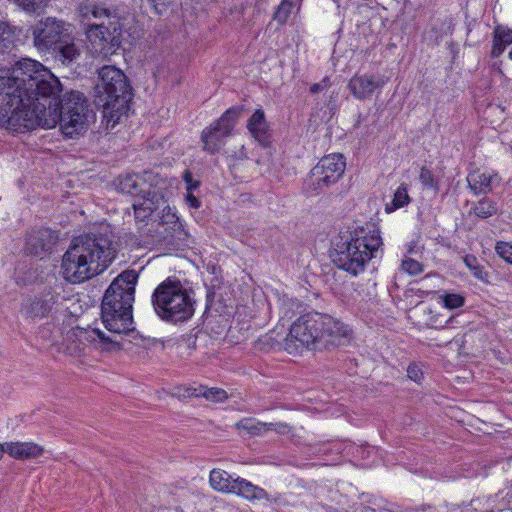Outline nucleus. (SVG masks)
<instances>
[{"label": "nucleus", "instance_id": "nucleus-40", "mask_svg": "<svg viewBox=\"0 0 512 512\" xmlns=\"http://www.w3.org/2000/svg\"><path fill=\"white\" fill-rule=\"evenodd\" d=\"M186 203L190 208L198 209L201 206L200 200L193 195L192 192H188L186 195Z\"/></svg>", "mask_w": 512, "mask_h": 512}, {"label": "nucleus", "instance_id": "nucleus-45", "mask_svg": "<svg viewBox=\"0 0 512 512\" xmlns=\"http://www.w3.org/2000/svg\"><path fill=\"white\" fill-rule=\"evenodd\" d=\"M102 21H104V25H108V21L107 20L102 19ZM96 22H101V20H96Z\"/></svg>", "mask_w": 512, "mask_h": 512}, {"label": "nucleus", "instance_id": "nucleus-10", "mask_svg": "<svg viewBox=\"0 0 512 512\" xmlns=\"http://www.w3.org/2000/svg\"><path fill=\"white\" fill-rule=\"evenodd\" d=\"M25 91L27 100L47 103L53 96L60 95L61 83L40 62L31 59L18 61L9 75Z\"/></svg>", "mask_w": 512, "mask_h": 512}, {"label": "nucleus", "instance_id": "nucleus-5", "mask_svg": "<svg viewBox=\"0 0 512 512\" xmlns=\"http://www.w3.org/2000/svg\"><path fill=\"white\" fill-rule=\"evenodd\" d=\"M42 108L37 112L40 123L37 127L54 128L60 124L63 134L69 137L87 130L89 118L93 116L87 101L80 92H71L62 104L59 95L53 96L47 103L39 102Z\"/></svg>", "mask_w": 512, "mask_h": 512}, {"label": "nucleus", "instance_id": "nucleus-6", "mask_svg": "<svg viewBox=\"0 0 512 512\" xmlns=\"http://www.w3.org/2000/svg\"><path fill=\"white\" fill-rule=\"evenodd\" d=\"M78 13L83 20L108 21V25H104V21L88 24L86 36L98 56L107 58L114 54L121 44L122 23L119 13L88 0L79 4Z\"/></svg>", "mask_w": 512, "mask_h": 512}, {"label": "nucleus", "instance_id": "nucleus-15", "mask_svg": "<svg viewBox=\"0 0 512 512\" xmlns=\"http://www.w3.org/2000/svg\"><path fill=\"white\" fill-rule=\"evenodd\" d=\"M346 168V162H317L311 169L310 182L314 190H322L334 184L343 175Z\"/></svg>", "mask_w": 512, "mask_h": 512}, {"label": "nucleus", "instance_id": "nucleus-19", "mask_svg": "<svg viewBox=\"0 0 512 512\" xmlns=\"http://www.w3.org/2000/svg\"><path fill=\"white\" fill-rule=\"evenodd\" d=\"M6 453L16 460H27L42 456L44 448L33 442H7Z\"/></svg>", "mask_w": 512, "mask_h": 512}, {"label": "nucleus", "instance_id": "nucleus-21", "mask_svg": "<svg viewBox=\"0 0 512 512\" xmlns=\"http://www.w3.org/2000/svg\"><path fill=\"white\" fill-rule=\"evenodd\" d=\"M496 180H498L496 174L480 171L470 172L467 176L468 185L475 194L489 193L492 190V185Z\"/></svg>", "mask_w": 512, "mask_h": 512}, {"label": "nucleus", "instance_id": "nucleus-22", "mask_svg": "<svg viewBox=\"0 0 512 512\" xmlns=\"http://www.w3.org/2000/svg\"><path fill=\"white\" fill-rule=\"evenodd\" d=\"M185 397H204L211 402H223L228 398V394L224 389L204 385H191L185 388L183 394Z\"/></svg>", "mask_w": 512, "mask_h": 512}, {"label": "nucleus", "instance_id": "nucleus-29", "mask_svg": "<svg viewBox=\"0 0 512 512\" xmlns=\"http://www.w3.org/2000/svg\"><path fill=\"white\" fill-rule=\"evenodd\" d=\"M410 201H411V198L408 194L406 185L401 184L394 192V196H393L391 203L386 204L385 211L387 213L394 212L395 210L408 205L410 203Z\"/></svg>", "mask_w": 512, "mask_h": 512}, {"label": "nucleus", "instance_id": "nucleus-28", "mask_svg": "<svg viewBox=\"0 0 512 512\" xmlns=\"http://www.w3.org/2000/svg\"><path fill=\"white\" fill-rule=\"evenodd\" d=\"M301 3L302 1L298 0H282L274 13V20L280 25H284L288 21L292 10L294 8L297 10L300 9Z\"/></svg>", "mask_w": 512, "mask_h": 512}, {"label": "nucleus", "instance_id": "nucleus-44", "mask_svg": "<svg viewBox=\"0 0 512 512\" xmlns=\"http://www.w3.org/2000/svg\"><path fill=\"white\" fill-rule=\"evenodd\" d=\"M7 442L0 443V459L3 457V454L6 453Z\"/></svg>", "mask_w": 512, "mask_h": 512}, {"label": "nucleus", "instance_id": "nucleus-14", "mask_svg": "<svg viewBox=\"0 0 512 512\" xmlns=\"http://www.w3.org/2000/svg\"><path fill=\"white\" fill-rule=\"evenodd\" d=\"M188 237L183 224L172 209L167 206L157 228V243L168 250H174L182 245Z\"/></svg>", "mask_w": 512, "mask_h": 512}, {"label": "nucleus", "instance_id": "nucleus-4", "mask_svg": "<svg viewBox=\"0 0 512 512\" xmlns=\"http://www.w3.org/2000/svg\"><path fill=\"white\" fill-rule=\"evenodd\" d=\"M138 274L134 270L120 273L109 285L101 303L104 327L114 334H126L133 328V303Z\"/></svg>", "mask_w": 512, "mask_h": 512}, {"label": "nucleus", "instance_id": "nucleus-38", "mask_svg": "<svg viewBox=\"0 0 512 512\" xmlns=\"http://www.w3.org/2000/svg\"><path fill=\"white\" fill-rule=\"evenodd\" d=\"M407 375L411 380L415 382H420V380L423 378V372L417 364H411L408 366Z\"/></svg>", "mask_w": 512, "mask_h": 512}, {"label": "nucleus", "instance_id": "nucleus-20", "mask_svg": "<svg viewBox=\"0 0 512 512\" xmlns=\"http://www.w3.org/2000/svg\"><path fill=\"white\" fill-rule=\"evenodd\" d=\"M52 51L55 53L56 59L65 65L76 61L81 55V50L75 43L73 32L63 42L61 41L56 45Z\"/></svg>", "mask_w": 512, "mask_h": 512}, {"label": "nucleus", "instance_id": "nucleus-11", "mask_svg": "<svg viewBox=\"0 0 512 512\" xmlns=\"http://www.w3.org/2000/svg\"><path fill=\"white\" fill-rule=\"evenodd\" d=\"M209 483L215 491L236 494L249 501L268 499V493L263 488L219 468L210 471Z\"/></svg>", "mask_w": 512, "mask_h": 512}, {"label": "nucleus", "instance_id": "nucleus-16", "mask_svg": "<svg viewBox=\"0 0 512 512\" xmlns=\"http://www.w3.org/2000/svg\"><path fill=\"white\" fill-rule=\"evenodd\" d=\"M384 77L376 78L368 74H355L348 83V88L352 95L359 100L371 98L372 95L381 91L386 84Z\"/></svg>", "mask_w": 512, "mask_h": 512}, {"label": "nucleus", "instance_id": "nucleus-37", "mask_svg": "<svg viewBox=\"0 0 512 512\" xmlns=\"http://www.w3.org/2000/svg\"><path fill=\"white\" fill-rule=\"evenodd\" d=\"M402 269L410 275H417L422 272L423 266L420 262L407 258L402 261L401 264Z\"/></svg>", "mask_w": 512, "mask_h": 512}, {"label": "nucleus", "instance_id": "nucleus-8", "mask_svg": "<svg viewBox=\"0 0 512 512\" xmlns=\"http://www.w3.org/2000/svg\"><path fill=\"white\" fill-rule=\"evenodd\" d=\"M151 303L156 315L167 323L186 322L195 313L194 293L177 277H168L158 284Z\"/></svg>", "mask_w": 512, "mask_h": 512}, {"label": "nucleus", "instance_id": "nucleus-26", "mask_svg": "<svg viewBox=\"0 0 512 512\" xmlns=\"http://www.w3.org/2000/svg\"><path fill=\"white\" fill-rule=\"evenodd\" d=\"M52 238V232L49 229L41 228L29 236L28 244L32 246L34 253L38 254L40 250L46 251L51 248L54 243Z\"/></svg>", "mask_w": 512, "mask_h": 512}, {"label": "nucleus", "instance_id": "nucleus-31", "mask_svg": "<svg viewBox=\"0 0 512 512\" xmlns=\"http://www.w3.org/2000/svg\"><path fill=\"white\" fill-rule=\"evenodd\" d=\"M464 263L469 268L475 278L483 283L489 282V273L485 271L484 267L479 263L478 259L473 255L464 257Z\"/></svg>", "mask_w": 512, "mask_h": 512}, {"label": "nucleus", "instance_id": "nucleus-36", "mask_svg": "<svg viewBox=\"0 0 512 512\" xmlns=\"http://www.w3.org/2000/svg\"><path fill=\"white\" fill-rule=\"evenodd\" d=\"M23 10L27 12H38L44 6L45 0H14Z\"/></svg>", "mask_w": 512, "mask_h": 512}, {"label": "nucleus", "instance_id": "nucleus-42", "mask_svg": "<svg viewBox=\"0 0 512 512\" xmlns=\"http://www.w3.org/2000/svg\"><path fill=\"white\" fill-rule=\"evenodd\" d=\"M329 80L328 78H324L322 82L315 83L310 87V92L313 94L319 93L322 90H324L326 87H328Z\"/></svg>", "mask_w": 512, "mask_h": 512}, {"label": "nucleus", "instance_id": "nucleus-13", "mask_svg": "<svg viewBox=\"0 0 512 512\" xmlns=\"http://www.w3.org/2000/svg\"><path fill=\"white\" fill-rule=\"evenodd\" d=\"M242 111L241 106L231 107L215 123L202 131L201 140L204 150L212 154L220 150L225 140L231 135Z\"/></svg>", "mask_w": 512, "mask_h": 512}, {"label": "nucleus", "instance_id": "nucleus-9", "mask_svg": "<svg viewBox=\"0 0 512 512\" xmlns=\"http://www.w3.org/2000/svg\"><path fill=\"white\" fill-rule=\"evenodd\" d=\"M95 96L96 103L103 108L104 116L115 124L129 110L133 97L132 86L122 70L105 65L98 71Z\"/></svg>", "mask_w": 512, "mask_h": 512}, {"label": "nucleus", "instance_id": "nucleus-17", "mask_svg": "<svg viewBox=\"0 0 512 512\" xmlns=\"http://www.w3.org/2000/svg\"><path fill=\"white\" fill-rule=\"evenodd\" d=\"M113 184L117 191L133 197L145 198L150 195V186L142 176L136 173L121 174L113 181Z\"/></svg>", "mask_w": 512, "mask_h": 512}, {"label": "nucleus", "instance_id": "nucleus-7", "mask_svg": "<svg viewBox=\"0 0 512 512\" xmlns=\"http://www.w3.org/2000/svg\"><path fill=\"white\" fill-rule=\"evenodd\" d=\"M17 83L10 76H0V125L16 132L36 129L40 106L28 101Z\"/></svg>", "mask_w": 512, "mask_h": 512}, {"label": "nucleus", "instance_id": "nucleus-3", "mask_svg": "<svg viewBox=\"0 0 512 512\" xmlns=\"http://www.w3.org/2000/svg\"><path fill=\"white\" fill-rule=\"evenodd\" d=\"M383 245L380 231L373 223L358 226L348 236H339L333 242L330 257L333 263L347 273H363L372 258L378 257Z\"/></svg>", "mask_w": 512, "mask_h": 512}, {"label": "nucleus", "instance_id": "nucleus-2", "mask_svg": "<svg viewBox=\"0 0 512 512\" xmlns=\"http://www.w3.org/2000/svg\"><path fill=\"white\" fill-rule=\"evenodd\" d=\"M351 329L339 319L316 311L297 318L290 326L284 349L297 353L300 349H330L349 341Z\"/></svg>", "mask_w": 512, "mask_h": 512}, {"label": "nucleus", "instance_id": "nucleus-1", "mask_svg": "<svg viewBox=\"0 0 512 512\" xmlns=\"http://www.w3.org/2000/svg\"><path fill=\"white\" fill-rule=\"evenodd\" d=\"M115 258L108 233H88L74 238L62 258V274L70 283H82L102 273Z\"/></svg>", "mask_w": 512, "mask_h": 512}, {"label": "nucleus", "instance_id": "nucleus-39", "mask_svg": "<svg viewBox=\"0 0 512 512\" xmlns=\"http://www.w3.org/2000/svg\"><path fill=\"white\" fill-rule=\"evenodd\" d=\"M183 179L187 184V192H192L197 189L200 185V182L193 179L192 173L189 170H186L183 174Z\"/></svg>", "mask_w": 512, "mask_h": 512}, {"label": "nucleus", "instance_id": "nucleus-12", "mask_svg": "<svg viewBox=\"0 0 512 512\" xmlns=\"http://www.w3.org/2000/svg\"><path fill=\"white\" fill-rule=\"evenodd\" d=\"M74 30L71 23L56 17L39 20L32 29L33 43L39 51H50Z\"/></svg>", "mask_w": 512, "mask_h": 512}, {"label": "nucleus", "instance_id": "nucleus-35", "mask_svg": "<svg viewBox=\"0 0 512 512\" xmlns=\"http://www.w3.org/2000/svg\"><path fill=\"white\" fill-rule=\"evenodd\" d=\"M419 179L421 183L428 189H437L438 180L434 177L432 172L427 168H422Z\"/></svg>", "mask_w": 512, "mask_h": 512}, {"label": "nucleus", "instance_id": "nucleus-18", "mask_svg": "<svg viewBox=\"0 0 512 512\" xmlns=\"http://www.w3.org/2000/svg\"><path fill=\"white\" fill-rule=\"evenodd\" d=\"M57 300L58 298L53 294L30 299L22 304L21 312L26 318H42L51 313Z\"/></svg>", "mask_w": 512, "mask_h": 512}, {"label": "nucleus", "instance_id": "nucleus-33", "mask_svg": "<svg viewBox=\"0 0 512 512\" xmlns=\"http://www.w3.org/2000/svg\"><path fill=\"white\" fill-rule=\"evenodd\" d=\"M441 302L445 308L456 309L465 304V297L458 293H444L440 296Z\"/></svg>", "mask_w": 512, "mask_h": 512}, {"label": "nucleus", "instance_id": "nucleus-23", "mask_svg": "<svg viewBox=\"0 0 512 512\" xmlns=\"http://www.w3.org/2000/svg\"><path fill=\"white\" fill-rule=\"evenodd\" d=\"M20 30L8 22L0 21V54H9L19 42Z\"/></svg>", "mask_w": 512, "mask_h": 512}, {"label": "nucleus", "instance_id": "nucleus-24", "mask_svg": "<svg viewBox=\"0 0 512 512\" xmlns=\"http://www.w3.org/2000/svg\"><path fill=\"white\" fill-rule=\"evenodd\" d=\"M247 128L251 135L260 143L265 144L268 139V123L264 111L256 110L247 123Z\"/></svg>", "mask_w": 512, "mask_h": 512}, {"label": "nucleus", "instance_id": "nucleus-34", "mask_svg": "<svg viewBox=\"0 0 512 512\" xmlns=\"http://www.w3.org/2000/svg\"><path fill=\"white\" fill-rule=\"evenodd\" d=\"M495 251L499 257L512 265V244L505 241H497Z\"/></svg>", "mask_w": 512, "mask_h": 512}, {"label": "nucleus", "instance_id": "nucleus-41", "mask_svg": "<svg viewBox=\"0 0 512 512\" xmlns=\"http://www.w3.org/2000/svg\"><path fill=\"white\" fill-rule=\"evenodd\" d=\"M149 2L153 5L155 10L162 12L171 3V0H149Z\"/></svg>", "mask_w": 512, "mask_h": 512}, {"label": "nucleus", "instance_id": "nucleus-27", "mask_svg": "<svg viewBox=\"0 0 512 512\" xmlns=\"http://www.w3.org/2000/svg\"><path fill=\"white\" fill-rule=\"evenodd\" d=\"M272 423H263L253 418H243L235 424L237 429L245 430L251 435H260L263 431L272 429Z\"/></svg>", "mask_w": 512, "mask_h": 512}, {"label": "nucleus", "instance_id": "nucleus-46", "mask_svg": "<svg viewBox=\"0 0 512 512\" xmlns=\"http://www.w3.org/2000/svg\"><path fill=\"white\" fill-rule=\"evenodd\" d=\"M509 58L512 59V48L511 51L509 52Z\"/></svg>", "mask_w": 512, "mask_h": 512}, {"label": "nucleus", "instance_id": "nucleus-43", "mask_svg": "<svg viewBox=\"0 0 512 512\" xmlns=\"http://www.w3.org/2000/svg\"><path fill=\"white\" fill-rule=\"evenodd\" d=\"M93 332L97 335V337L102 341V342H108V343H114L115 341L106 336L105 333L103 331H101L100 329H94Z\"/></svg>", "mask_w": 512, "mask_h": 512}, {"label": "nucleus", "instance_id": "nucleus-32", "mask_svg": "<svg viewBox=\"0 0 512 512\" xmlns=\"http://www.w3.org/2000/svg\"><path fill=\"white\" fill-rule=\"evenodd\" d=\"M153 203L147 198H140V201L133 203L135 217L138 220L144 221L153 212Z\"/></svg>", "mask_w": 512, "mask_h": 512}, {"label": "nucleus", "instance_id": "nucleus-30", "mask_svg": "<svg viewBox=\"0 0 512 512\" xmlns=\"http://www.w3.org/2000/svg\"><path fill=\"white\" fill-rule=\"evenodd\" d=\"M473 213L481 219L497 214V204L489 198L479 200L473 207Z\"/></svg>", "mask_w": 512, "mask_h": 512}, {"label": "nucleus", "instance_id": "nucleus-25", "mask_svg": "<svg viewBox=\"0 0 512 512\" xmlns=\"http://www.w3.org/2000/svg\"><path fill=\"white\" fill-rule=\"evenodd\" d=\"M512 44V29L503 25H496L493 31L492 57H499L507 46Z\"/></svg>", "mask_w": 512, "mask_h": 512}]
</instances>
